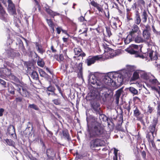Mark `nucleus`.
Masks as SVG:
<instances>
[{"instance_id":"2f4dec72","label":"nucleus","mask_w":160,"mask_h":160,"mask_svg":"<svg viewBox=\"0 0 160 160\" xmlns=\"http://www.w3.org/2000/svg\"><path fill=\"white\" fill-rule=\"evenodd\" d=\"M31 77L33 79L38 80V75L37 72L35 71H33L30 74Z\"/></svg>"},{"instance_id":"4be33fe9","label":"nucleus","mask_w":160,"mask_h":160,"mask_svg":"<svg viewBox=\"0 0 160 160\" xmlns=\"http://www.w3.org/2000/svg\"><path fill=\"white\" fill-rule=\"evenodd\" d=\"M141 70H137L135 71L133 73L132 80H135L139 78L140 75L141 76Z\"/></svg>"},{"instance_id":"e2e57ef3","label":"nucleus","mask_w":160,"mask_h":160,"mask_svg":"<svg viewBox=\"0 0 160 160\" xmlns=\"http://www.w3.org/2000/svg\"><path fill=\"white\" fill-rule=\"evenodd\" d=\"M4 111V109L3 108L0 109V116H2L3 115V113Z\"/></svg>"},{"instance_id":"473e14b6","label":"nucleus","mask_w":160,"mask_h":160,"mask_svg":"<svg viewBox=\"0 0 160 160\" xmlns=\"http://www.w3.org/2000/svg\"><path fill=\"white\" fill-rule=\"evenodd\" d=\"M8 90V92L11 94L12 95H14L15 94V89L12 85H9Z\"/></svg>"},{"instance_id":"8fccbe9b","label":"nucleus","mask_w":160,"mask_h":160,"mask_svg":"<svg viewBox=\"0 0 160 160\" xmlns=\"http://www.w3.org/2000/svg\"><path fill=\"white\" fill-rule=\"evenodd\" d=\"M91 4L92 6H93L94 7H96L98 5V4L97 3V2H95L94 1H92L91 2Z\"/></svg>"},{"instance_id":"aec40b11","label":"nucleus","mask_w":160,"mask_h":160,"mask_svg":"<svg viewBox=\"0 0 160 160\" xmlns=\"http://www.w3.org/2000/svg\"><path fill=\"white\" fill-rule=\"evenodd\" d=\"M136 4L137 7L142 10L145 7L146 3L144 0H137Z\"/></svg>"},{"instance_id":"ea45409f","label":"nucleus","mask_w":160,"mask_h":160,"mask_svg":"<svg viewBox=\"0 0 160 160\" xmlns=\"http://www.w3.org/2000/svg\"><path fill=\"white\" fill-rule=\"evenodd\" d=\"M129 90L132 93L134 94H136L138 93V91L135 89L134 88L131 87L129 88Z\"/></svg>"},{"instance_id":"9b49d317","label":"nucleus","mask_w":160,"mask_h":160,"mask_svg":"<svg viewBox=\"0 0 160 160\" xmlns=\"http://www.w3.org/2000/svg\"><path fill=\"white\" fill-rule=\"evenodd\" d=\"M72 62H71V65L72 67L75 72H78V75L82 76V64L81 63H77L72 64Z\"/></svg>"},{"instance_id":"39448f33","label":"nucleus","mask_w":160,"mask_h":160,"mask_svg":"<svg viewBox=\"0 0 160 160\" xmlns=\"http://www.w3.org/2000/svg\"><path fill=\"white\" fill-rule=\"evenodd\" d=\"M141 50V47L140 46L135 44H132L125 50V51L131 54H136V57H140L143 59L145 58V57L143 55L138 54Z\"/></svg>"},{"instance_id":"a19ab883","label":"nucleus","mask_w":160,"mask_h":160,"mask_svg":"<svg viewBox=\"0 0 160 160\" xmlns=\"http://www.w3.org/2000/svg\"><path fill=\"white\" fill-rule=\"evenodd\" d=\"M28 107L29 108H33L36 110H38L39 109L38 107L34 104H29Z\"/></svg>"},{"instance_id":"864d4df0","label":"nucleus","mask_w":160,"mask_h":160,"mask_svg":"<svg viewBox=\"0 0 160 160\" xmlns=\"http://www.w3.org/2000/svg\"><path fill=\"white\" fill-rule=\"evenodd\" d=\"M56 30L58 34H60V33L61 31H62V29L61 27H58L56 28Z\"/></svg>"},{"instance_id":"4d7b16f0","label":"nucleus","mask_w":160,"mask_h":160,"mask_svg":"<svg viewBox=\"0 0 160 160\" xmlns=\"http://www.w3.org/2000/svg\"><path fill=\"white\" fill-rule=\"evenodd\" d=\"M117 24L116 22H113L112 23V28L114 29H116L117 28Z\"/></svg>"},{"instance_id":"5701e85b","label":"nucleus","mask_w":160,"mask_h":160,"mask_svg":"<svg viewBox=\"0 0 160 160\" xmlns=\"http://www.w3.org/2000/svg\"><path fill=\"white\" fill-rule=\"evenodd\" d=\"M149 57L151 60H155L158 59L157 53L153 51H151L149 52Z\"/></svg>"},{"instance_id":"0e129e2a","label":"nucleus","mask_w":160,"mask_h":160,"mask_svg":"<svg viewBox=\"0 0 160 160\" xmlns=\"http://www.w3.org/2000/svg\"><path fill=\"white\" fill-rule=\"evenodd\" d=\"M142 156L143 158H145L146 153L145 151H143L142 152Z\"/></svg>"},{"instance_id":"6e6d98bb","label":"nucleus","mask_w":160,"mask_h":160,"mask_svg":"<svg viewBox=\"0 0 160 160\" xmlns=\"http://www.w3.org/2000/svg\"><path fill=\"white\" fill-rule=\"evenodd\" d=\"M64 59V57L63 55L60 54L59 55V59L58 60V61H61Z\"/></svg>"},{"instance_id":"c756f323","label":"nucleus","mask_w":160,"mask_h":160,"mask_svg":"<svg viewBox=\"0 0 160 160\" xmlns=\"http://www.w3.org/2000/svg\"><path fill=\"white\" fill-rule=\"evenodd\" d=\"M62 133L64 137L68 140L69 141L71 140L70 137L67 130H63L62 131Z\"/></svg>"},{"instance_id":"c03bdc74","label":"nucleus","mask_w":160,"mask_h":160,"mask_svg":"<svg viewBox=\"0 0 160 160\" xmlns=\"http://www.w3.org/2000/svg\"><path fill=\"white\" fill-rule=\"evenodd\" d=\"M147 138H148V141L150 143L153 141V137H151L149 134H148L147 135Z\"/></svg>"},{"instance_id":"2eb2a0df","label":"nucleus","mask_w":160,"mask_h":160,"mask_svg":"<svg viewBox=\"0 0 160 160\" xmlns=\"http://www.w3.org/2000/svg\"><path fill=\"white\" fill-rule=\"evenodd\" d=\"M9 66V64L7 63L4 62L3 64V67L2 70V74H4L6 76H9L11 74V71L10 69L7 67Z\"/></svg>"},{"instance_id":"37998d69","label":"nucleus","mask_w":160,"mask_h":160,"mask_svg":"<svg viewBox=\"0 0 160 160\" xmlns=\"http://www.w3.org/2000/svg\"><path fill=\"white\" fill-rule=\"evenodd\" d=\"M52 101L54 104L56 105H59L61 104L60 100L59 99H54L52 100Z\"/></svg>"},{"instance_id":"4c0bfd02","label":"nucleus","mask_w":160,"mask_h":160,"mask_svg":"<svg viewBox=\"0 0 160 160\" xmlns=\"http://www.w3.org/2000/svg\"><path fill=\"white\" fill-rule=\"evenodd\" d=\"M82 51V49L79 48H76L74 49V52L76 55H78Z\"/></svg>"},{"instance_id":"774afa93","label":"nucleus","mask_w":160,"mask_h":160,"mask_svg":"<svg viewBox=\"0 0 160 160\" xmlns=\"http://www.w3.org/2000/svg\"><path fill=\"white\" fill-rule=\"evenodd\" d=\"M56 86L57 87L58 90L59 92L60 93L62 94V90H61V89L59 87L58 85H57V84L56 85Z\"/></svg>"},{"instance_id":"c9c22d12","label":"nucleus","mask_w":160,"mask_h":160,"mask_svg":"<svg viewBox=\"0 0 160 160\" xmlns=\"http://www.w3.org/2000/svg\"><path fill=\"white\" fill-rule=\"evenodd\" d=\"M156 127L155 125H151L149 127V131L152 133V136H153V133L156 130Z\"/></svg>"},{"instance_id":"6ab92c4d","label":"nucleus","mask_w":160,"mask_h":160,"mask_svg":"<svg viewBox=\"0 0 160 160\" xmlns=\"http://www.w3.org/2000/svg\"><path fill=\"white\" fill-rule=\"evenodd\" d=\"M141 77L143 79L147 80L149 79L152 75L151 73H148L143 71L141 70Z\"/></svg>"},{"instance_id":"9d476101","label":"nucleus","mask_w":160,"mask_h":160,"mask_svg":"<svg viewBox=\"0 0 160 160\" xmlns=\"http://www.w3.org/2000/svg\"><path fill=\"white\" fill-rule=\"evenodd\" d=\"M89 82L90 84L97 85L96 88H100L101 82L99 80H98L96 76L93 74L90 75L89 77Z\"/></svg>"},{"instance_id":"680f3d73","label":"nucleus","mask_w":160,"mask_h":160,"mask_svg":"<svg viewBox=\"0 0 160 160\" xmlns=\"http://www.w3.org/2000/svg\"><path fill=\"white\" fill-rule=\"evenodd\" d=\"M0 83L2 85H5L6 84V82L2 79L0 78Z\"/></svg>"},{"instance_id":"79ce46f5","label":"nucleus","mask_w":160,"mask_h":160,"mask_svg":"<svg viewBox=\"0 0 160 160\" xmlns=\"http://www.w3.org/2000/svg\"><path fill=\"white\" fill-rule=\"evenodd\" d=\"M46 20L47 23L50 27H52L54 25L51 19H46Z\"/></svg>"},{"instance_id":"a211bd4d","label":"nucleus","mask_w":160,"mask_h":160,"mask_svg":"<svg viewBox=\"0 0 160 160\" xmlns=\"http://www.w3.org/2000/svg\"><path fill=\"white\" fill-rule=\"evenodd\" d=\"M128 35L126 38H124V41L125 44H129L131 42L133 41L132 36L130 28L129 29V31L127 32Z\"/></svg>"},{"instance_id":"c85d7f7f","label":"nucleus","mask_w":160,"mask_h":160,"mask_svg":"<svg viewBox=\"0 0 160 160\" xmlns=\"http://www.w3.org/2000/svg\"><path fill=\"white\" fill-rule=\"evenodd\" d=\"M88 30V28L85 25H82V28L80 29L79 31V32L80 33V34L86 33L85 36H87V32Z\"/></svg>"},{"instance_id":"7ed1b4c3","label":"nucleus","mask_w":160,"mask_h":160,"mask_svg":"<svg viewBox=\"0 0 160 160\" xmlns=\"http://www.w3.org/2000/svg\"><path fill=\"white\" fill-rule=\"evenodd\" d=\"M132 36V40L137 43H142L144 40L141 36V31L139 27L133 24L130 28Z\"/></svg>"},{"instance_id":"09e8293b","label":"nucleus","mask_w":160,"mask_h":160,"mask_svg":"<svg viewBox=\"0 0 160 160\" xmlns=\"http://www.w3.org/2000/svg\"><path fill=\"white\" fill-rule=\"evenodd\" d=\"M91 4L92 6H93L94 7H96L98 5V4L97 3V2H95L94 1H92L91 2Z\"/></svg>"},{"instance_id":"1a4fd4ad","label":"nucleus","mask_w":160,"mask_h":160,"mask_svg":"<svg viewBox=\"0 0 160 160\" xmlns=\"http://www.w3.org/2000/svg\"><path fill=\"white\" fill-rule=\"evenodd\" d=\"M143 36L144 41L146 42L149 48L152 46L154 45V43L151 40L150 33L149 32L146 30H143Z\"/></svg>"},{"instance_id":"a18cd8bd","label":"nucleus","mask_w":160,"mask_h":160,"mask_svg":"<svg viewBox=\"0 0 160 160\" xmlns=\"http://www.w3.org/2000/svg\"><path fill=\"white\" fill-rule=\"evenodd\" d=\"M47 90L49 91L54 92L55 90V88L54 87L52 86H50L47 88Z\"/></svg>"},{"instance_id":"bf43d9fd","label":"nucleus","mask_w":160,"mask_h":160,"mask_svg":"<svg viewBox=\"0 0 160 160\" xmlns=\"http://www.w3.org/2000/svg\"><path fill=\"white\" fill-rule=\"evenodd\" d=\"M150 30V26L148 25H147L145 26V28L144 30H146L148 32H149V31Z\"/></svg>"},{"instance_id":"a878e982","label":"nucleus","mask_w":160,"mask_h":160,"mask_svg":"<svg viewBox=\"0 0 160 160\" xmlns=\"http://www.w3.org/2000/svg\"><path fill=\"white\" fill-rule=\"evenodd\" d=\"M46 11L53 18H54L55 16H59L60 15L59 13L56 12H54L49 8H46Z\"/></svg>"},{"instance_id":"052dcab7","label":"nucleus","mask_w":160,"mask_h":160,"mask_svg":"<svg viewBox=\"0 0 160 160\" xmlns=\"http://www.w3.org/2000/svg\"><path fill=\"white\" fill-rule=\"evenodd\" d=\"M16 102H21L22 100V98L21 97H18L16 99Z\"/></svg>"},{"instance_id":"7c9ffc66","label":"nucleus","mask_w":160,"mask_h":160,"mask_svg":"<svg viewBox=\"0 0 160 160\" xmlns=\"http://www.w3.org/2000/svg\"><path fill=\"white\" fill-rule=\"evenodd\" d=\"M141 16L142 22L143 23L146 22L147 21L148 15L145 10H143Z\"/></svg>"},{"instance_id":"b1692460","label":"nucleus","mask_w":160,"mask_h":160,"mask_svg":"<svg viewBox=\"0 0 160 160\" xmlns=\"http://www.w3.org/2000/svg\"><path fill=\"white\" fill-rule=\"evenodd\" d=\"M13 16L14 23L15 26L17 27H19V24L20 23V21L18 18V15L16 13L15 14H12Z\"/></svg>"},{"instance_id":"de8ad7c7","label":"nucleus","mask_w":160,"mask_h":160,"mask_svg":"<svg viewBox=\"0 0 160 160\" xmlns=\"http://www.w3.org/2000/svg\"><path fill=\"white\" fill-rule=\"evenodd\" d=\"M106 28L108 35L109 36V37H110L111 35V33L110 30V29L108 27H106Z\"/></svg>"},{"instance_id":"dca6fc26","label":"nucleus","mask_w":160,"mask_h":160,"mask_svg":"<svg viewBox=\"0 0 160 160\" xmlns=\"http://www.w3.org/2000/svg\"><path fill=\"white\" fill-rule=\"evenodd\" d=\"M34 43L35 45L36 48L38 52L42 55L45 51L44 48L42 47L41 44H40L38 42H34Z\"/></svg>"},{"instance_id":"f8f14e48","label":"nucleus","mask_w":160,"mask_h":160,"mask_svg":"<svg viewBox=\"0 0 160 160\" xmlns=\"http://www.w3.org/2000/svg\"><path fill=\"white\" fill-rule=\"evenodd\" d=\"M100 57L99 56H90L87 59L86 62L88 66H90L94 63L96 61L99 59Z\"/></svg>"},{"instance_id":"f03ea898","label":"nucleus","mask_w":160,"mask_h":160,"mask_svg":"<svg viewBox=\"0 0 160 160\" xmlns=\"http://www.w3.org/2000/svg\"><path fill=\"white\" fill-rule=\"evenodd\" d=\"M117 75V74L111 72L108 76H105L101 82L102 84L100 88L105 91L109 87H114L116 86V82L113 80V77H116Z\"/></svg>"},{"instance_id":"6e6552de","label":"nucleus","mask_w":160,"mask_h":160,"mask_svg":"<svg viewBox=\"0 0 160 160\" xmlns=\"http://www.w3.org/2000/svg\"><path fill=\"white\" fill-rule=\"evenodd\" d=\"M113 72L118 74L116 77H113V80L116 82V80L119 83H121L123 81L124 79L126 78L128 76L126 70H123L121 71L120 74L114 72Z\"/></svg>"},{"instance_id":"f704fd0d","label":"nucleus","mask_w":160,"mask_h":160,"mask_svg":"<svg viewBox=\"0 0 160 160\" xmlns=\"http://www.w3.org/2000/svg\"><path fill=\"white\" fill-rule=\"evenodd\" d=\"M103 46L104 47V48H105V49L106 50H105V52H106L107 51H107H108V50H109V51H111V52H113L111 54H110V52H109V54H111V55H110V58H112V57H114L115 56L114 53H113V52H114V50H112V49H111L110 48H108V47H107V46H104V44H103Z\"/></svg>"},{"instance_id":"0eeeda50","label":"nucleus","mask_w":160,"mask_h":160,"mask_svg":"<svg viewBox=\"0 0 160 160\" xmlns=\"http://www.w3.org/2000/svg\"><path fill=\"white\" fill-rule=\"evenodd\" d=\"M18 91L24 97H28L29 95V92L28 90V87L27 85L23 84L22 85L17 84Z\"/></svg>"},{"instance_id":"69168bd1","label":"nucleus","mask_w":160,"mask_h":160,"mask_svg":"<svg viewBox=\"0 0 160 160\" xmlns=\"http://www.w3.org/2000/svg\"><path fill=\"white\" fill-rule=\"evenodd\" d=\"M156 144L158 148H160V140H158L156 142Z\"/></svg>"},{"instance_id":"393cba45","label":"nucleus","mask_w":160,"mask_h":160,"mask_svg":"<svg viewBox=\"0 0 160 160\" xmlns=\"http://www.w3.org/2000/svg\"><path fill=\"white\" fill-rule=\"evenodd\" d=\"M15 133L14 127L13 125H10L8 128L7 134L12 136Z\"/></svg>"},{"instance_id":"cd10ccee","label":"nucleus","mask_w":160,"mask_h":160,"mask_svg":"<svg viewBox=\"0 0 160 160\" xmlns=\"http://www.w3.org/2000/svg\"><path fill=\"white\" fill-rule=\"evenodd\" d=\"M6 52L8 57H13L15 56V54L13 49L9 48L6 50Z\"/></svg>"},{"instance_id":"f3484780","label":"nucleus","mask_w":160,"mask_h":160,"mask_svg":"<svg viewBox=\"0 0 160 160\" xmlns=\"http://www.w3.org/2000/svg\"><path fill=\"white\" fill-rule=\"evenodd\" d=\"M134 22L135 24L138 26L139 24L141 21V19L140 18V14L138 10L135 11V15L134 17Z\"/></svg>"},{"instance_id":"338daca9","label":"nucleus","mask_w":160,"mask_h":160,"mask_svg":"<svg viewBox=\"0 0 160 160\" xmlns=\"http://www.w3.org/2000/svg\"><path fill=\"white\" fill-rule=\"evenodd\" d=\"M126 109L128 110V112H129L130 111V110L131 109L130 105V104H128V106L126 108Z\"/></svg>"},{"instance_id":"603ef678","label":"nucleus","mask_w":160,"mask_h":160,"mask_svg":"<svg viewBox=\"0 0 160 160\" xmlns=\"http://www.w3.org/2000/svg\"><path fill=\"white\" fill-rule=\"evenodd\" d=\"M96 8L98 10V11L99 12H102L103 10V9L101 7V5H99V4H98V5L96 7Z\"/></svg>"},{"instance_id":"bb28decb","label":"nucleus","mask_w":160,"mask_h":160,"mask_svg":"<svg viewBox=\"0 0 160 160\" xmlns=\"http://www.w3.org/2000/svg\"><path fill=\"white\" fill-rule=\"evenodd\" d=\"M36 57H38V59L37 60V63L38 65L41 67H43L44 65V62L43 59L40 58L38 54L35 53Z\"/></svg>"},{"instance_id":"5fc2aeb1","label":"nucleus","mask_w":160,"mask_h":160,"mask_svg":"<svg viewBox=\"0 0 160 160\" xmlns=\"http://www.w3.org/2000/svg\"><path fill=\"white\" fill-rule=\"evenodd\" d=\"M158 119L157 118H155L152 121V125H155V126H156V125L158 123Z\"/></svg>"},{"instance_id":"3c124183","label":"nucleus","mask_w":160,"mask_h":160,"mask_svg":"<svg viewBox=\"0 0 160 160\" xmlns=\"http://www.w3.org/2000/svg\"><path fill=\"white\" fill-rule=\"evenodd\" d=\"M158 113L160 116V102H158Z\"/></svg>"},{"instance_id":"49530a36","label":"nucleus","mask_w":160,"mask_h":160,"mask_svg":"<svg viewBox=\"0 0 160 160\" xmlns=\"http://www.w3.org/2000/svg\"><path fill=\"white\" fill-rule=\"evenodd\" d=\"M126 16L128 20L129 21L132 20V18L131 17V15L130 14V13H127Z\"/></svg>"},{"instance_id":"72a5a7b5","label":"nucleus","mask_w":160,"mask_h":160,"mask_svg":"<svg viewBox=\"0 0 160 160\" xmlns=\"http://www.w3.org/2000/svg\"><path fill=\"white\" fill-rule=\"evenodd\" d=\"M6 142L7 145L10 146H14L15 142H14L11 139H6L5 140Z\"/></svg>"},{"instance_id":"20e7f679","label":"nucleus","mask_w":160,"mask_h":160,"mask_svg":"<svg viewBox=\"0 0 160 160\" xmlns=\"http://www.w3.org/2000/svg\"><path fill=\"white\" fill-rule=\"evenodd\" d=\"M102 88L98 89L96 88L91 91L89 94V97L92 99L98 100L102 98L103 100H104L107 96V93L105 91H102Z\"/></svg>"},{"instance_id":"ddd939ff","label":"nucleus","mask_w":160,"mask_h":160,"mask_svg":"<svg viewBox=\"0 0 160 160\" xmlns=\"http://www.w3.org/2000/svg\"><path fill=\"white\" fill-rule=\"evenodd\" d=\"M133 116L137 118L139 120H141L142 118V114L138 108L134 106L133 108Z\"/></svg>"},{"instance_id":"423d86ee","label":"nucleus","mask_w":160,"mask_h":160,"mask_svg":"<svg viewBox=\"0 0 160 160\" xmlns=\"http://www.w3.org/2000/svg\"><path fill=\"white\" fill-rule=\"evenodd\" d=\"M149 82L151 85L154 86L151 87L152 89L157 92L160 97V83L157 79L152 75L149 80Z\"/></svg>"},{"instance_id":"e433bc0d","label":"nucleus","mask_w":160,"mask_h":160,"mask_svg":"<svg viewBox=\"0 0 160 160\" xmlns=\"http://www.w3.org/2000/svg\"><path fill=\"white\" fill-rule=\"evenodd\" d=\"M39 72L41 76L44 78H47L48 77V74L42 69H40L39 70Z\"/></svg>"},{"instance_id":"4468645a","label":"nucleus","mask_w":160,"mask_h":160,"mask_svg":"<svg viewBox=\"0 0 160 160\" xmlns=\"http://www.w3.org/2000/svg\"><path fill=\"white\" fill-rule=\"evenodd\" d=\"M8 9L9 13L11 14H15L16 12L14 4L11 0H8Z\"/></svg>"},{"instance_id":"f257e3e1","label":"nucleus","mask_w":160,"mask_h":160,"mask_svg":"<svg viewBox=\"0 0 160 160\" xmlns=\"http://www.w3.org/2000/svg\"><path fill=\"white\" fill-rule=\"evenodd\" d=\"M86 120L88 127L89 137L91 140V148L101 146L104 145L102 140L105 137V131L100 123L97 121V119L92 115H88L86 112Z\"/></svg>"},{"instance_id":"412c9836","label":"nucleus","mask_w":160,"mask_h":160,"mask_svg":"<svg viewBox=\"0 0 160 160\" xmlns=\"http://www.w3.org/2000/svg\"><path fill=\"white\" fill-rule=\"evenodd\" d=\"M122 91L121 89L118 90L116 91V93L114 95V97L116 100L115 101L117 105H118L119 98L120 95H121Z\"/></svg>"},{"instance_id":"13d9d810","label":"nucleus","mask_w":160,"mask_h":160,"mask_svg":"<svg viewBox=\"0 0 160 160\" xmlns=\"http://www.w3.org/2000/svg\"><path fill=\"white\" fill-rule=\"evenodd\" d=\"M153 110V108L152 107H151L149 106H148V112H149L150 113H151L152 112Z\"/></svg>"},{"instance_id":"58836bf2","label":"nucleus","mask_w":160,"mask_h":160,"mask_svg":"<svg viewBox=\"0 0 160 160\" xmlns=\"http://www.w3.org/2000/svg\"><path fill=\"white\" fill-rule=\"evenodd\" d=\"M100 106L99 104L96 103V104H93L92 105V107L94 110L97 111L99 109V107Z\"/></svg>"}]
</instances>
